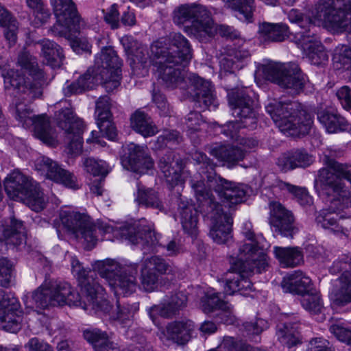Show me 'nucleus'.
Masks as SVG:
<instances>
[{
    "instance_id": "1",
    "label": "nucleus",
    "mask_w": 351,
    "mask_h": 351,
    "mask_svg": "<svg viewBox=\"0 0 351 351\" xmlns=\"http://www.w3.org/2000/svg\"><path fill=\"white\" fill-rule=\"evenodd\" d=\"M71 267L82 295L68 282L45 283L32 294V299L38 307L45 308L49 306L67 304L80 306L90 314L109 313L112 306L103 298L104 289L97 282L95 271L106 279L117 295H130L137 288V263L121 265L114 260L107 258L95 262L94 271H91L84 268L78 260L73 258Z\"/></svg>"
},
{
    "instance_id": "2",
    "label": "nucleus",
    "mask_w": 351,
    "mask_h": 351,
    "mask_svg": "<svg viewBox=\"0 0 351 351\" xmlns=\"http://www.w3.org/2000/svg\"><path fill=\"white\" fill-rule=\"evenodd\" d=\"M151 53L159 76L167 87L185 90L199 107L217 106L210 82L195 73L187 74L184 69L192 58V49L183 35L175 33L154 42Z\"/></svg>"
},
{
    "instance_id": "3",
    "label": "nucleus",
    "mask_w": 351,
    "mask_h": 351,
    "mask_svg": "<svg viewBox=\"0 0 351 351\" xmlns=\"http://www.w3.org/2000/svg\"><path fill=\"white\" fill-rule=\"evenodd\" d=\"M121 66L122 62L112 48L103 49L95 65L64 88V95L82 93L98 84H104L107 91H112L120 85Z\"/></svg>"
},
{
    "instance_id": "4",
    "label": "nucleus",
    "mask_w": 351,
    "mask_h": 351,
    "mask_svg": "<svg viewBox=\"0 0 351 351\" xmlns=\"http://www.w3.org/2000/svg\"><path fill=\"white\" fill-rule=\"evenodd\" d=\"M18 64L28 72L34 82H30L22 71L10 69L4 75L5 89H13L21 99L27 103H32L43 95L45 73L39 67L36 58L26 49L19 53Z\"/></svg>"
},
{
    "instance_id": "5",
    "label": "nucleus",
    "mask_w": 351,
    "mask_h": 351,
    "mask_svg": "<svg viewBox=\"0 0 351 351\" xmlns=\"http://www.w3.org/2000/svg\"><path fill=\"white\" fill-rule=\"evenodd\" d=\"M265 108L276 125L285 134L304 136L310 132L313 116L298 101L269 99Z\"/></svg>"
},
{
    "instance_id": "6",
    "label": "nucleus",
    "mask_w": 351,
    "mask_h": 351,
    "mask_svg": "<svg viewBox=\"0 0 351 351\" xmlns=\"http://www.w3.org/2000/svg\"><path fill=\"white\" fill-rule=\"evenodd\" d=\"M195 197L202 210L210 215L211 226L209 235L218 244H225L232 239V216L223 212L211 191H207L203 182L193 185Z\"/></svg>"
},
{
    "instance_id": "7",
    "label": "nucleus",
    "mask_w": 351,
    "mask_h": 351,
    "mask_svg": "<svg viewBox=\"0 0 351 351\" xmlns=\"http://www.w3.org/2000/svg\"><path fill=\"white\" fill-rule=\"evenodd\" d=\"M173 20L177 25L191 21V25L185 27V32L201 42H206L216 32L210 12L201 4L186 3L177 7L173 11Z\"/></svg>"
},
{
    "instance_id": "8",
    "label": "nucleus",
    "mask_w": 351,
    "mask_h": 351,
    "mask_svg": "<svg viewBox=\"0 0 351 351\" xmlns=\"http://www.w3.org/2000/svg\"><path fill=\"white\" fill-rule=\"evenodd\" d=\"M5 191L12 199H19L36 212L41 211L46 204L38 182L19 171H14L5 179Z\"/></svg>"
},
{
    "instance_id": "9",
    "label": "nucleus",
    "mask_w": 351,
    "mask_h": 351,
    "mask_svg": "<svg viewBox=\"0 0 351 351\" xmlns=\"http://www.w3.org/2000/svg\"><path fill=\"white\" fill-rule=\"evenodd\" d=\"M342 179L326 169H320L315 179V186L319 188L320 195L328 198L329 210L333 213L351 207V192Z\"/></svg>"
},
{
    "instance_id": "10",
    "label": "nucleus",
    "mask_w": 351,
    "mask_h": 351,
    "mask_svg": "<svg viewBox=\"0 0 351 351\" xmlns=\"http://www.w3.org/2000/svg\"><path fill=\"white\" fill-rule=\"evenodd\" d=\"M60 219L67 231L74 234L76 238L83 239L90 247L95 246L97 241V230L104 234L114 231L111 225L101 221L94 223L88 215L79 212L62 211Z\"/></svg>"
},
{
    "instance_id": "11",
    "label": "nucleus",
    "mask_w": 351,
    "mask_h": 351,
    "mask_svg": "<svg viewBox=\"0 0 351 351\" xmlns=\"http://www.w3.org/2000/svg\"><path fill=\"white\" fill-rule=\"evenodd\" d=\"M262 71L265 79L293 94L302 92L308 80L299 66L293 62H269L262 66Z\"/></svg>"
},
{
    "instance_id": "12",
    "label": "nucleus",
    "mask_w": 351,
    "mask_h": 351,
    "mask_svg": "<svg viewBox=\"0 0 351 351\" xmlns=\"http://www.w3.org/2000/svg\"><path fill=\"white\" fill-rule=\"evenodd\" d=\"M11 108L14 112L16 119L21 122L24 128L34 125L35 136L38 138L49 145H54V132L50 125L49 118L45 114L33 115L30 107L19 99L12 103Z\"/></svg>"
},
{
    "instance_id": "13",
    "label": "nucleus",
    "mask_w": 351,
    "mask_h": 351,
    "mask_svg": "<svg viewBox=\"0 0 351 351\" xmlns=\"http://www.w3.org/2000/svg\"><path fill=\"white\" fill-rule=\"evenodd\" d=\"M55 120L58 126L65 132V143L69 154L77 156L82 151V134L84 122L76 117L71 108H64L55 113Z\"/></svg>"
},
{
    "instance_id": "14",
    "label": "nucleus",
    "mask_w": 351,
    "mask_h": 351,
    "mask_svg": "<svg viewBox=\"0 0 351 351\" xmlns=\"http://www.w3.org/2000/svg\"><path fill=\"white\" fill-rule=\"evenodd\" d=\"M252 261H240L237 259L231 262L230 270L234 274L232 278H226L224 285V293L233 295L239 293L240 295L247 296L253 291L252 282L245 277V274L251 272L261 273L263 271H258V268Z\"/></svg>"
},
{
    "instance_id": "15",
    "label": "nucleus",
    "mask_w": 351,
    "mask_h": 351,
    "mask_svg": "<svg viewBox=\"0 0 351 351\" xmlns=\"http://www.w3.org/2000/svg\"><path fill=\"white\" fill-rule=\"evenodd\" d=\"M232 115L243 122V125L256 128L257 112L255 101L244 90L232 89L228 93Z\"/></svg>"
},
{
    "instance_id": "16",
    "label": "nucleus",
    "mask_w": 351,
    "mask_h": 351,
    "mask_svg": "<svg viewBox=\"0 0 351 351\" xmlns=\"http://www.w3.org/2000/svg\"><path fill=\"white\" fill-rule=\"evenodd\" d=\"M21 304L12 292L0 289V328L16 332L21 328Z\"/></svg>"
},
{
    "instance_id": "17",
    "label": "nucleus",
    "mask_w": 351,
    "mask_h": 351,
    "mask_svg": "<svg viewBox=\"0 0 351 351\" xmlns=\"http://www.w3.org/2000/svg\"><path fill=\"white\" fill-rule=\"evenodd\" d=\"M158 167L172 189L176 186L182 188L189 172L184 169L185 162L173 151H167L159 159Z\"/></svg>"
},
{
    "instance_id": "18",
    "label": "nucleus",
    "mask_w": 351,
    "mask_h": 351,
    "mask_svg": "<svg viewBox=\"0 0 351 351\" xmlns=\"http://www.w3.org/2000/svg\"><path fill=\"white\" fill-rule=\"evenodd\" d=\"M123 155L121 156L123 166L130 171L145 173L154 166V161L147 153L146 146L133 143L123 146Z\"/></svg>"
},
{
    "instance_id": "19",
    "label": "nucleus",
    "mask_w": 351,
    "mask_h": 351,
    "mask_svg": "<svg viewBox=\"0 0 351 351\" xmlns=\"http://www.w3.org/2000/svg\"><path fill=\"white\" fill-rule=\"evenodd\" d=\"M269 223L275 232L292 239L298 232L293 213L279 202L270 204Z\"/></svg>"
},
{
    "instance_id": "20",
    "label": "nucleus",
    "mask_w": 351,
    "mask_h": 351,
    "mask_svg": "<svg viewBox=\"0 0 351 351\" xmlns=\"http://www.w3.org/2000/svg\"><path fill=\"white\" fill-rule=\"evenodd\" d=\"M245 231L243 232L247 242H245L239 249L237 259L241 261H252L255 264L258 271H264L268 267L267 261V254L261 249L258 242L255 239V234L251 230V224H245Z\"/></svg>"
},
{
    "instance_id": "21",
    "label": "nucleus",
    "mask_w": 351,
    "mask_h": 351,
    "mask_svg": "<svg viewBox=\"0 0 351 351\" xmlns=\"http://www.w3.org/2000/svg\"><path fill=\"white\" fill-rule=\"evenodd\" d=\"M322 0H319L315 5L314 11L312 12V14L303 13L299 10L291 9L287 13V18L290 23L297 25L300 28V30L296 32L294 35V39L296 43L303 41L306 39H312V36L315 35V33L312 31V28L315 27L314 20L324 21L330 27L331 24L326 21L324 16L317 17L318 14V6L320 4Z\"/></svg>"
},
{
    "instance_id": "22",
    "label": "nucleus",
    "mask_w": 351,
    "mask_h": 351,
    "mask_svg": "<svg viewBox=\"0 0 351 351\" xmlns=\"http://www.w3.org/2000/svg\"><path fill=\"white\" fill-rule=\"evenodd\" d=\"M330 271L333 274L343 271L339 278L340 287L335 294V302L339 305L351 302V256L343 255L333 263Z\"/></svg>"
},
{
    "instance_id": "23",
    "label": "nucleus",
    "mask_w": 351,
    "mask_h": 351,
    "mask_svg": "<svg viewBox=\"0 0 351 351\" xmlns=\"http://www.w3.org/2000/svg\"><path fill=\"white\" fill-rule=\"evenodd\" d=\"M207 185L210 189H213L221 201L230 207L244 201L246 190L242 184L228 181L217 176Z\"/></svg>"
},
{
    "instance_id": "24",
    "label": "nucleus",
    "mask_w": 351,
    "mask_h": 351,
    "mask_svg": "<svg viewBox=\"0 0 351 351\" xmlns=\"http://www.w3.org/2000/svg\"><path fill=\"white\" fill-rule=\"evenodd\" d=\"M126 231L128 240L134 245L141 243L145 250L144 253L153 252L157 245H161L152 226L147 225L145 219L129 226Z\"/></svg>"
},
{
    "instance_id": "25",
    "label": "nucleus",
    "mask_w": 351,
    "mask_h": 351,
    "mask_svg": "<svg viewBox=\"0 0 351 351\" xmlns=\"http://www.w3.org/2000/svg\"><path fill=\"white\" fill-rule=\"evenodd\" d=\"M36 169L45 173L47 178L61 183L66 187L77 189L76 178L68 171L62 169L56 162L46 156H40L35 162Z\"/></svg>"
},
{
    "instance_id": "26",
    "label": "nucleus",
    "mask_w": 351,
    "mask_h": 351,
    "mask_svg": "<svg viewBox=\"0 0 351 351\" xmlns=\"http://www.w3.org/2000/svg\"><path fill=\"white\" fill-rule=\"evenodd\" d=\"M300 325L299 317L294 314H282L277 326L278 339L289 348L301 343Z\"/></svg>"
},
{
    "instance_id": "27",
    "label": "nucleus",
    "mask_w": 351,
    "mask_h": 351,
    "mask_svg": "<svg viewBox=\"0 0 351 351\" xmlns=\"http://www.w3.org/2000/svg\"><path fill=\"white\" fill-rule=\"evenodd\" d=\"M53 12L58 21H63L75 32L85 25L73 0H53Z\"/></svg>"
},
{
    "instance_id": "28",
    "label": "nucleus",
    "mask_w": 351,
    "mask_h": 351,
    "mask_svg": "<svg viewBox=\"0 0 351 351\" xmlns=\"http://www.w3.org/2000/svg\"><path fill=\"white\" fill-rule=\"evenodd\" d=\"M187 296L183 292L178 291L164 300L162 303L154 305L148 310L151 319L154 321L157 315L165 318H170L175 315L180 309L185 307Z\"/></svg>"
},
{
    "instance_id": "29",
    "label": "nucleus",
    "mask_w": 351,
    "mask_h": 351,
    "mask_svg": "<svg viewBox=\"0 0 351 351\" xmlns=\"http://www.w3.org/2000/svg\"><path fill=\"white\" fill-rule=\"evenodd\" d=\"M195 330L194 322L189 319L176 320L167 324L164 335L167 340L179 346L186 344Z\"/></svg>"
},
{
    "instance_id": "30",
    "label": "nucleus",
    "mask_w": 351,
    "mask_h": 351,
    "mask_svg": "<svg viewBox=\"0 0 351 351\" xmlns=\"http://www.w3.org/2000/svg\"><path fill=\"white\" fill-rule=\"evenodd\" d=\"M313 162V157L304 149H291L282 154L277 160V165L284 172L296 168H306Z\"/></svg>"
},
{
    "instance_id": "31",
    "label": "nucleus",
    "mask_w": 351,
    "mask_h": 351,
    "mask_svg": "<svg viewBox=\"0 0 351 351\" xmlns=\"http://www.w3.org/2000/svg\"><path fill=\"white\" fill-rule=\"evenodd\" d=\"M177 198V203L181 217V223L182 228L185 233L189 234L192 238H196L198 234L197 228V210L195 206L189 204L183 199L182 195L179 191L177 192L176 195Z\"/></svg>"
},
{
    "instance_id": "32",
    "label": "nucleus",
    "mask_w": 351,
    "mask_h": 351,
    "mask_svg": "<svg viewBox=\"0 0 351 351\" xmlns=\"http://www.w3.org/2000/svg\"><path fill=\"white\" fill-rule=\"evenodd\" d=\"M282 287L285 292L300 295L302 297L313 290L311 280L300 270L285 278Z\"/></svg>"
},
{
    "instance_id": "33",
    "label": "nucleus",
    "mask_w": 351,
    "mask_h": 351,
    "mask_svg": "<svg viewBox=\"0 0 351 351\" xmlns=\"http://www.w3.org/2000/svg\"><path fill=\"white\" fill-rule=\"evenodd\" d=\"M317 117L328 133H337L349 130V124L345 118L332 110L319 108L317 111Z\"/></svg>"
},
{
    "instance_id": "34",
    "label": "nucleus",
    "mask_w": 351,
    "mask_h": 351,
    "mask_svg": "<svg viewBox=\"0 0 351 351\" xmlns=\"http://www.w3.org/2000/svg\"><path fill=\"white\" fill-rule=\"evenodd\" d=\"M0 27L3 28V37L8 47L17 42L19 23L14 14L0 3Z\"/></svg>"
},
{
    "instance_id": "35",
    "label": "nucleus",
    "mask_w": 351,
    "mask_h": 351,
    "mask_svg": "<svg viewBox=\"0 0 351 351\" xmlns=\"http://www.w3.org/2000/svg\"><path fill=\"white\" fill-rule=\"evenodd\" d=\"M210 153L219 161L223 162L228 168L236 166L245 156V152L238 146H217L212 148Z\"/></svg>"
},
{
    "instance_id": "36",
    "label": "nucleus",
    "mask_w": 351,
    "mask_h": 351,
    "mask_svg": "<svg viewBox=\"0 0 351 351\" xmlns=\"http://www.w3.org/2000/svg\"><path fill=\"white\" fill-rule=\"evenodd\" d=\"M258 34L266 43L282 42L289 36V28L283 23H272L263 22L259 24Z\"/></svg>"
},
{
    "instance_id": "37",
    "label": "nucleus",
    "mask_w": 351,
    "mask_h": 351,
    "mask_svg": "<svg viewBox=\"0 0 351 351\" xmlns=\"http://www.w3.org/2000/svg\"><path fill=\"white\" fill-rule=\"evenodd\" d=\"M297 45L300 46L311 64L320 65L328 60L327 53L315 34L312 36V39L304 40Z\"/></svg>"
},
{
    "instance_id": "38",
    "label": "nucleus",
    "mask_w": 351,
    "mask_h": 351,
    "mask_svg": "<svg viewBox=\"0 0 351 351\" xmlns=\"http://www.w3.org/2000/svg\"><path fill=\"white\" fill-rule=\"evenodd\" d=\"M275 257L282 267H295L304 262V255L298 247H274Z\"/></svg>"
},
{
    "instance_id": "39",
    "label": "nucleus",
    "mask_w": 351,
    "mask_h": 351,
    "mask_svg": "<svg viewBox=\"0 0 351 351\" xmlns=\"http://www.w3.org/2000/svg\"><path fill=\"white\" fill-rule=\"evenodd\" d=\"M316 222L323 228L329 229L336 234L348 236V232L351 228L350 224H346L343 220H339L335 218L332 210H321L316 216Z\"/></svg>"
},
{
    "instance_id": "40",
    "label": "nucleus",
    "mask_w": 351,
    "mask_h": 351,
    "mask_svg": "<svg viewBox=\"0 0 351 351\" xmlns=\"http://www.w3.org/2000/svg\"><path fill=\"white\" fill-rule=\"evenodd\" d=\"M3 237L6 245L17 247L25 243L26 235L23 221L12 217L10 225L3 230Z\"/></svg>"
},
{
    "instance_id": "41",
    "label": "nucleus",
    "mask_w": 351,
    "mask_h": 351,
    "mask_svg": "<svg viewBox=\"0 0 351 351\" xmlns=\"http://www.w3.org/2000/svg\"><path fill=\"white\" fill-rule=\"evenodd\" d=\"M131 128L144 137L155 135L158 130L152 119L141 110H136L130 117Z\"/></svg>"
},
{
    "instance_id": "42",
    "label": "nucleus",
    "mask_w": 351,
    "mask_h": 351,
    "mask_svg": "<svg viewBox=\"0 0 351 351\" xmlns=\"http://www.w3.org/2000/svg\"><path fill=\"white\" fill-rule=\"evenodd\" d=\"M193 160L200 165L198 171L201 176V180L193 182L191 184L192 188L193 189V185L195 184L203 182L206 189L210 191L206 188L205 182H206V184H208L217 176L215 171V164L205 154L202 152L195 153L193 156Z\"/></svg>"
},
{
    "instance_id": "43",
    "label": "nucleus",
    "mask_w": 351,
    "mask_h": 351,
    "mask_svg": "<svg viewBox=\"0 0 351 351\" xmlns=\"http://www.w3.org/2000/svg\"><path fill=\"white\" fill-rule=\"evenodd\" d=\"M47 64L52 67L60 66L64 55L61 47L55 42L45 39L38 43Z\"/></svg>"
},
{
    "instance_id": "44",
    "label": "nucleus",
    "mask_w": 351,
    "mask_h": 351,
    "mask_svg": "<svg viewBox=\"0 0 351 351\" xmlns=\"http://www.w3.org/2000/svg\"><path fill=\"white\" fill-rule=\"evenodd\" d=\"M84 339L87 341L93 347L95 351H101V350L110 343V337L106 331L96 328H89L84 329L82 332Z\"/></svg>"
},
{
    "instance_id": "45",
    "label": "nucleus",
    "mask_w": 351,
    "mask_h": 351,
    "mask_svg": "<svg viewBox=\"0 0 351 351\" xmlns=\"http://www.w3.org/2000/svg\"><path fill=\"white\" fill-rule=\"evenodd\" d=\"M136 201L139 204L147 208H152L162 210L163 204L158 193L152 189H145L138 185Z\"/></svg>"
},
{
    "instance_id": "46",
    "label": "nucleus",
    "mask_w": 351,
    "mask_h": 351,
    "mask_svg": "<svg viewBox=\"0 0 351 351\" xmlns=\"http://www.w3.org/2000/svg\"><path fill=\"white\" fill-rule=\"evenodd\" d=\"M147 267L151 268V270L154 271L159 276L162 275H172L174 276L178 272V269L174 265L169 263L165 258L160 256H152L147 258L143 262Z\"/></svg>"
},
{
    "instance_id": "47",
    "label": "nucleus",
    "mask_w": 351,
    "mask_h": 351,
    "mask_svg": "<svg viewBox=\"0 0 351 351\" xmlns=\"http://www.w3.org/2000/svg\"><path fill=\"white\" fill-rule=\"evenodd\" d=\"M225 5L238 12L247 22H252L255 10L254 0H223Z\"/></svg>"
},
{
    "instance_id": "48",
    "label": "nucleus",
    "mask_w": 351,
    "mask_h": 351,
    "mask_svg": "<svg viewBox=\"0 0 351 351\" xmlns=\"http://www.w3.org/2000/svg\"><path fill=\"white\" fill-rule=\"evenodd\" d=\"M278 187L280 190L287 191L292 194L297 202L302 206L311 205L313 202L312 197L309 195L305 188L293 185L283 181L278 182Z\"/></svg>"
},
{
    "instance_id": "49",
    "label": "nucleus",
    "mask_w": 351,
    "mask_h": 351,
    "mask_svg": "<svg viewBox=\"0 0 351 351\" xmlns=\"http://www.w3.org/2000/svg\"><path fill=\"white\" fill-rule=\"evenodd\" d=\"M332 61L336 69H351V47L346 45L337 47L335 51Z\"/></svg>"
},
{
    "instance_id": "50",
    "label": "nucleus",
    "mask_w": 351,
    "mask_h": 351,
    "mask_svg": "<svg viewBox=\"0 0 351 351\" xmlns=\"http://www.w3.org/2000/svg\"><path fill=\"white\" fill-rule=\"evenodd\" d=\"M160 277L158 274L142 264L140 280L143 288L146 291L151 292L158 288Z\"/></svg>"
},
{
    "instance_id": "51",
    "label": "nucleus",
    "mask_w": 351,
    "mask_h": 351,
    "mask_svg": "<svg viewBox=\"0 0 351 351\" xmlns=\"http://www.w3.org/2000/svg\"><path fill=\"white\" fill-rule=\"evenodd\" d=\"M202 311L206 313H210L215 310L226 309L228 303L222 300L218 293H207L201 299Z\"/></svg>"
},
{
    "instance_id": "52",
    "label": "nucleus",
    "mask_w": 351,
    "mask_h": 351,
    "mask_svg": "<svg viewBox=\"0 0 351 351\" xmlns=\"http://www.w3.org/2000/svg\"><path fill=\"white\" fill-rule=\"evenodd\" d=\"M27 6L32 11L35 18L45 23L51 16V12L43 0H25Z\"/></svg>"
},
{
    "instance_id": "53",
    "label": "nucleus",
    "mask_w": 351,
    "mask_h": 351,
    "mask_svg": "<svg viewBox=\"0 0 351 351\" xmlns=\"http://www.w3.org/2000/svg\"><path fill=\"white\" fill-rule=\"evenodd\" d=\"M84 165L86 171L95 177L104 178L108 173V165L104 160L89 158L84 160Z\"/></svg>"
},
{
    "instance_id": "54",
    "label": "nucleus",
    "mask_w": 351,
    "mask_h": 351,
    "mask_svg": "<svg viewBox=\"0 0 351 351\" xmlns=\"http://www.w3.org/2000/svg\"><path fill=\"white\" fill-rule=\"evenodd\" d=\"M301 304L306 310L314 313H319L323 306L319 294L313 290L302 296Z\"/></svg>"
},
{
    "instance_id": "55",
    "label": "nucleus",
    "mask_w": 351,
    "mask_h": 351,
    "mask_svg": "<svg viewBox=\"0 0 351 351\" xmlns=\"http://www.w3.org/2000/svg\"><path fill=\"white\" fill-rule=\"evenodd\" d=\"M111 104L108 96H101L96 101V114L97 121L111 118Z\"/></svg>"
},
{
    "instance_id": "56",
    "label": "nucleus",
    "mask_w": 351,
    "mask_h": 351,
    "mask_svg": "<svg viewBox=\"0 0 351 351\" xmlns=\"http://www.w3.org/2000/svg\"><path fill=\"white\" fill-rule=\"evenodd\" d=\"M13 265L6 258H0V286L8 287L12 276Z\"/></svg>"
},
{
    "instance_id": "57",
    "label": "nucleus",
    "mask_w": 351,
    "mask_h": 351,
    "mask_svg": "<svg viewBox=\"0 0 351 351\" xmlns=\"http://www.w3.org/2000/svg\"><path fill=\"white\" fill-rule=\"evenodd\" d=\"M243 326L248 335H258L267 328V322L261 318L243 323Z\"/></svg>"
},
{
    "instance_id": "58",
    "label": "nucleus",
    "mask_w": 351,
    "mask_h": 351,
    "mask_svg": "<svg viewBox=\"0 0 351 351\" xmlns=\"http://www.w3.org/2000/svg\"><path fill=\"white\" fill-rule=\"evenodd\" d=\"M133 317V313L131 310L130 305H121L119 302H117L116 312H113L110 315L112 320L118 321L121 324L125 323L127 321L130 320Z\"/></svg>"
},
{
    "instance_id": "59",
    "label": "nucleus",
    "mask_w": 351,
    "mask_h": 351,
    "mask_svg": "<svg viewBox=\"0 0 351 351\" xmlns=\"http://www.w3.org/2000/svg\"><path fill=\"white\" fill-rule=\"evenodd\" d=\"M99 132L103 136H106L110 140H114L117 137V130L110 118L97 121Z\"/></svg>"
},
{
    "instance_id": "60",
    "label": "nucleus",
    "mask_w": 351,
    "mask_h": 351,
    "mask_svg": "<svg viewBox=\"0 0 351 351\" xmlns=\"http://www.w3.org/2000/svg\"><path fill=\"white\" fill-rule=\"evenodd\" d=\"M204 123L202 114L198 112H191L185 118V125L189 131L194 132L200 130Z\"/></svg>"
},
{
    "instance_id": "61",
    "label": "nucleus",
    "mask_w": 351,
    "mask_h": 351,
    "mask_svg": "<svg viewBox=\"0 0 351 351\" xmlns=\"http://www.w3.org/2000/svg\"><path fill=\"white\" fill-rule=\"evenodd\" d=\"M250 346L237 343L233 337H226L216 348L219 351H247Z\"/></svg>"
},
{
    "instance_id": "62",
    "label": "nucleus",
    "mask_w": 351,
    "mask_h": 351,
    "mask_svg": "<svg viewBox=\"0 0 351 351\" xmlns=\"http://www.w3.org/2000/svg\"><path fill=\"white\" fill-rule=\"evenodd\" d=\"M104 21L112 29H118L120 27L119 12L117 4H112L105 13Z\"/></svg>"
},
{
    "instance_id": "63",
    "label": "nucleus",
    "mask_w": 351,
    "mask_h": 351,
    "mask_svg": "<svg viewBox=\"0 0 351 351\" xmlns=\"http://www.w3.org/2000/svg\"><path fill=\"white\" fill-rule=\"evenodd\" d=\"M330 331L340 341L348 344L351 330L346 328L342 324H333L330 326Z\"/></svg>"
},
{
    "instance_id": "64",
    "label": "nucleus",
    "mask_w": 351,
    "mask_h": 351,
    "mask_svg": "<svg viewBox=\"0 0 351 351\" xmlns=\"http://www.w3.org/2000/svg\"><path fill=\"white\" fill-rule=\"evenodd\" d=\"M28 351H53V348L47 343L36 337L30 339L25 345Z\"/></svg>"
}]
</instances>
